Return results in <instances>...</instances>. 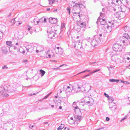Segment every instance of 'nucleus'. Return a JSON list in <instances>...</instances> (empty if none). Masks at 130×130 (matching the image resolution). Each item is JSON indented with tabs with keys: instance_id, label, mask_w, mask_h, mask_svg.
Masks as SVG:
<instances>
[{
	"instance_id": "obj_36",
	"label": "nucleus",
	"mask_w": 130,
	"mask_h": 130,
	"mask_svg": "<svg viewBox=\"0 0 130 130\" xmlns=\"http://www.w3.org/2000/svg\"><path fill=\"white\" fill-rule=\"evenodd\" d=\"M102 41V39L101 38H99L98 39L97 41L98 43H101Z\"/></svg>"
},
{
	"instance_id": "obj_41",
	"label": "nucleus",
	"mask_w": 130,
	"mask_h": 130,
	"mask_svg": "<svg viewBox=\"0 0 130 130\" xmlns=\"http://www.w3.org/2000/svg\"><path fill=\"white\" fill-rule=\"evenodd\" d=\"M15 23L17 25H20L21 24V23H20L19 21H17V22H14V23Z\"/></svg>"
},
{
	"instance_id": "obj_2",
	"label": "nucleus",
	"mask_w": 130,
	"mask_h": 130,
	"mask_svg": "<svg viewBox=\"0 0 130 130\" xmlns=\"http://www.w3.org/2000/svg\"><path fill=\"white\" fill-rule=\"evenodd\" d=\"M120 9L121 11V12L122 14H120V16L123 18L125 17V14H127L129 12V9L128 7L123 5L121 6Z\"/></svg>"
},
{
	"instance_id": "obj_44",
	"label": "nucleus",
	"mask_w": 130,
	"mask_h": 130,
	"mask_svg": "<svg viewBox=\"0 0 130 130\" xmlns=\"http://www.w3.org/2000/svg\"><path fill=\"white\" fill-rule=\"evenodd\" d=\"M104 95L105 97H107L108 98L110 96L105 92L104 93Z\"/></svg>"
},
{
	"instance_id": "obj_47",
	"label": "nucleus",
	"mask_w": 130,
	"mask_h": 130,
	"mask_svg": "<svg viewBox=\"0 0 130 130\" xmlns=\"http://www.w3.org/2000/svg\"><path fill=\"white\" fill-rule=\"evenodd\" d=\"M60 48L59 47H57L56 48H55V51H57L59 50L60 49Z\"/></svg>"
},
{
	"instance_id": "obj_61",
	"label": "nucleus",
	"mask_w": 130,
	"mask_h": 130,
	"mask_svg": "<svg viewBox=\"0 0 130 130\" xmlns=\"http://www.w3.org/2000/svg\"><path fill=\"white\" fill-rule=\"evenodd\" d=\"M50 10V8H47L46 9V10L47 11H49Z\"/></svg>"
},
{
	"instance_id": "obj_18",
	"label": "nucleus",
	"mask_w": 130,
	"mask_h": 130,
	"mask_svg": "<svg viewBox=\"0 0 130 130\" xmlns=\"http://www.w3.org/2000/svg\"><path fill=\"white\" fill-rule=\"evenodd\" d=\"M76 87V88H77V89H81V91L83 92L86 91V90L82 86L80 87L78 84H76V86H74V87Z\"/></svg>"
},
{
	"instance_id": "obj_40",
	"label": "nucleus",
	"mask_w": 130,
	"mask_h": 130,
	"mask_svg": "<svg viewBox=\"0 0 130 130\" xmlns=\"http://www.w3.org/2000/svg\"><path fill=\"white\" fill-rule=\"evenodd\" d=\"M3 33L2 32H1L0 31V40H1L2 38L1 37V36H2L3 37Z\"/></svg>"
},
{
	"instance_id": "obj_64",
	"label": "nucleus",
	"mask_w": 130,
	"mask_h": 130,
	"mask_svg": "<svg viewBox=\"0 0 130 130\" xmlns=\"http://www.w3.org/2000/svg\"><path fill=\"white\" fill-rule=\"evenodd\" d=\"M15 19H13L12 20V21H13V22H14V21H15Z\"/></svg>"
},
{
	"instance_id": "obj_26",
	"label": "nucleus",
	"mask_w": 130,
	"mask_h": 130,
	"mask_svg": "<svg viewBox=\"0 0 130 130\" xmlns=\"http://www.w3.org/2000/svg\"><path fill=\"white\" fill-rule=\"evenodd\" d=\"M80 26L81 28H85L86 26V24L85 22H82L79 23Z\"/></svg>"
},
{
	"instance_id": "obj_56",
	"label": "nucleus",
	"mask_w": 130,
	"mask_h": 130,
	"mask_svg": "<svg viewBox=\"0 0 130 130\" xmlns=\"http://www.w3.org/2000/svg\"><path fill=\"white\" fill-rule=\"evenodd\" d=\"M61 27L62 28H64L65 27V25L63 24L62 25H61Z\"/></svg>"
},
{
	"instance_id": "obj_42",
	"label": "nucleus",
	"mask_w": 130,
	"mask_h": 130,
	"mask_svg": "<svg viewBox=\"0 0 130 130\" xmlns=\"http://www.w3.org/2000/svg\"><path fill=\"white\" fill-rule=\"evenodd\" d=\"M37 17L35 18L33 22L34 24H35V23H36V21L37 20Z\"/></svg>"
},
{
	"instance_id": "obj_33",
	"label": "nucleus",
	"mask_w": 130,
	"mask_h": 130,
	"mask_svg": "<svg viewBox=\"0 0 130 130\" xmlns=\"http://www.w3.org/2000/svg\"><path fill=\"white\" fill-rule=\"evenodd\" d=\"M49 2V4L52 5L55 2V0H48Z\"/></svg>"
},
{
	"instance_id": "obj_3",
	"label": "nucleus",
	"mask_w": 130,
	"mask_h": 130,
	"mask_svg": "<svg viewBox=\"0 0 130 130\" xmlns=\"http://www.w3.org/2000/svg\"><path fill=\"white\" fill-rule=\"evenodd\" d=\"M13 122L12 120H9L7 122L5 123L4 127L6 128V130H12L13 127Z\"/></svg>"
},
{
	"instance_id": "obj_27",
	"label": "nucleus",
	"mask_w": 130,
	"mask_h": 130,
	"mask_svg": "<svg viewBox=\"0 0 130 130\" xmlns=\"http://www.w3.org/2000/svg\"><path fill=\"white\" fill-rule=\"evenodd\" d=\"M53 101L56 104H59L60 103V100H59L58 99H54Z\"/></svg>"
},
{
	"instance_id": "obj_24",
	"label": "nucleus",
	"mask_w": 130,
	"mask_h": 130,
	"mask_svg": "<svg viewBox=\"0 0 130 130\" xmlns=\"http://www.w3.org/2000/svg\"><path fill=\"white\" fill-rule=\"evenodd\" d=\"M63 52V49L60 48V49L58 51H56V54H57L59 55H61L62 54Z\"/></svg>"
},
{
	"instance_id": "obj_4",
	"label": "nucleus",
	"mask_w": 130,
	"mask_h": 130,
	"mask_svg": "<svg viewBox=\"0 0 130 130\" xmlns=\"http://www.w3.org/2000/svg\"><path fill=\"white\" fill-rule=\"evenodd\" d=\"M130 39V36L127 34H125L122 37V39L123 40H121V42L123 43L125 45H127V42L128 41V40Z\"/></svg>"
},
{
	"instance_id": "obj_50",
	"label": "nucleus",
	"mask_w": 130,
	"mask_h": 130,
	"mask_svg": "<svg viewBox=\"0 0 130 130\" xmlns=\"http://www.w3.org/2000/svg\"><path fill=\"white\" fill-rule=\"evenodd\" d=\"M29 127L30 128L32 129L34 127V125H31L30 124V125H29Z\"/></svg>"
},
{
	"instance_id": "obj_13",
	"label": "nucleus",
	"mask_w": 130,
	"mask_h": 130,
	"mask_svg": "<svg viewBox=\"0 0 130 130\" xmlns=\"http://www.w3.org/2000/svg\"><path fill=\"white\" fill-rule=\"evenodd\" d=\"M109 108L111 110L114 111L116 109V104L115 103H111L109 105Z\"/></svg>"
},
{
	"instance_id": "obj_31",
	"label": "nucleus",
	"mask_w": 130,
	"mask_h": 130,
	"mask_svg": "<svg viewBox=\"0 0 130 130\" xmlns=\"http://www.w3.org/2000/svg\"><path fill=\"white\" fill-rule=\"evenodd\" d=\"M109 81L111 82H118L119 81V79H110L109 80Z\"/></svg>"
},
{
	"instance_id": "obj_23",
	"label": "nucleus",
	"mask_w": 130,
	"mask_h": 130,
	"mask_svg": "<svg viewBox=\"0 0 130 130\" xmlns=\"http://www.w3.org/2000/svg\"><path fill=\"white\" fill-rule=\"evenodd\" d=\"M100 70V69H98L97 70H95L94 71H93V72H91L90 73H89L87 75H85V76H83V78H84L86 77H87L88 76H90V75H91V74L94 73H95L96 72H97L98 71H99Z\"/></svg>"
},
{
	"instance_id": "obj_63",
	"label": "nucleus",
	"mask_w": 130,
	"mask_h": 130,
	"mask_svg": "<svg viewBox=\"0 0 130 130\" xmlns=\"http://www.w3.org/2000/svg\"><path fill=\"white\" fill-rule=\"evenodd\" d=\"M124 81L123 80H121V83H124Z\"/></svg>"
},
{
	"instance_id": "obj_37",
	"label": "nucleus",
	"mask_w": 130,
	"mask_h": 130,
	"mask_svg": "<svg viewBox=\"0 0 130 130\" xmlns=\"http://www.w3.org/2000/svg\"><path fill=\"white\" fill-rule=\"evenodd\" d=\"M51 52V53L52 54H51V55L52 56V57H54V53L53 52H52L51 50H48V51L47 52L48 53V52Z\"/></svg>"
},
{
	"instance_id": "obj_43",
	"label": "nucleus",
	"mask_w": 130,
	"mask_h": 130,
	"mask_svg": "<svg viewBox=\"0 0 130 130\" xmlns=\"http://www.w3.org/2000/svg\"><path fill=\"white\" fill-rule=\"evenodd\" d=\"M8 68L7 67V66L5 65L3 66L2 67V69H7Z\"/></svg>"
},
{
	"instance_id": "obj_8",
	"label": "nucleus",
	"mask_w": 130,
	"mask_h": 130,
	"mask_svg": "<svg viewBox=\"0 0 130 130\" xmlns=\"http://www.w3.org/2000/svg\"><path fill=\"white\" fill-rule=\"evenodd\" d=\"M88 41L90 42L92 46L93 47H95L98 45V42L95 39H90V38L89 37L88 39Z\"/></svg>"
},
{
	"instance_id": "obj_6",
	"label": "nucleus",
	"mask_w": 130,
	"mask_h": 130,
	"mask_svg": "<svg viewBox=\"0 0 130 130\" xmlns=\"http://www.w3.org/2000/svg\"><path fill=\"white\" fill-rule=\"evenodd\" d=\"M112 48L115 51H121L123 49V47L122 46L118 44H114Z\"/></svg>"
},
{
	"instance_id": "obj_49",
	"label": "nucleus",
	"mask_w": 130,
	"mask_h": 130,
	"mask_svg": "<svg viewBox=\"0 0 130 130\" xmlns=\"http://www.w3.org/2000/svg\"><path fill=\"white\" fill-rule=\"evenodd\" d=\"M86 72V70H85L84 71H82L80 72L79 73H78V74H81V73H84V72Z\"/></svg>"
},
{
	"instance_id": "obj_25",
	"label": "nucleus",
	"mask_w": 130,
	"mask_h": 130,
	"mask_svg": "<svg viewBox=\"0 0 130 130\" xmlns=\"http://www.w3.org/2000/svg\"><path fill=\"white\" fill-rule=\"evenodd\" d=\"M46 20L44 17H42L39 19V21L41 23H45L46 22Z\"/></svg>"
},
{
	"instance_id": "obj_55",
	"label": "nucleus",
	"mask_w": 130,
	"mask_h": 130,
	"mask_svg": "<svg viewBox=\"0 0 130 130\" xmlns=\"http://www.w3.org/2000/svg\"><path fill=\"white\" fill-rule=\"evenodd\" d=\"M3 93V90H0V94L1 93L2 94Z\"/></svg>"
},
{
	"instance_id": "obj_34",
	"label": "nucleus",
	"mask_w": 130,
	"mask_h": 130,
	"mask_svg": "<svg viewBox=\"0 0 130 130\" xmlns=\"http://www.w3.org/2000/svg\"><path fill=\"white\" fill-rule=\"evenodd\" d=\"M66 10H67V12L68 13L69 15H70V13H71L70 9V8H69V7H68L67 8Z\"/></svg>"
},
{
	"instance_id": "obj_14",
	"label": "nucleus",
	"mask_w": 130,
	"mask_h": 130,
	"mask_svg": "<svg viewBox=\"0 0 130 130\" xmlns=\"http://www.w3.org/2000/svg\"><path fill=\"white\" fill-rule=\"evenodd\" d=\"M74 117L76 121L80 122L82 119L83 117L81 116H79L78 115H74Z\"/></svg>"
},
{
	"instance_id": "obj_11",
	"label": "nucleus",
	"mask_w": 130,
	"mask_h": 130,
	"mask_svg": "<svg viewBox=\"0 0 130 130\" xmlns=\"http://www.w3.org/2000/svg\"><path fill=\"white\" fill-rule=\"evenodd\" d=\"M26 49L28 52H31L33 51H35L34 46H32L30 45H28L26 47Z\"/></svg>"
},
{
	"instance_id": "obj_16",
	"label": "nucleus",
	"mask_w": 130,
	"mask_h": 130,
	"mask_svg": "<svg viewBox=\"0 0 130 130\" xmlns=\"http://www.w3.org/2000/svg\"><path fill=\"white\" fill-rule=\"evenodd\" d=\"M76 6H78L79 9L81 8H85V5L82 2H78V3H76Z\"/></svg>"
},
{
	"instance_id": "obj_32",
	"label": "nucleus",
	"mask_w": 130,
	"mask_h": 130,
	"mask_svg": "<svg viewBox=\"0 0 130 130\" xmlns=\"http://www.w3.org/2000/svg\"><path fill=\"white\" fill-rule=\"evenodd\" d=\"M7 45L10 46V47H12V42L10 41H7L6 42Z\"/></svg>"
},
{
	"instance_id": "obj_10",
	"label": "nucleus",
	"mask_w": 130,
	"mask_h": 130,
	"mask_svg": "<svg viewBox=\"0 0 130 130\" xmlns=\"http://www.w3.org/2000/svg\"><path fill=\"white\" fill-rule=\"evenodd\" d=\"M34 50L35 51H36L37 53H38L39 52H41L43 50V48L41 46L37 45L36 46H34Z\"/></svg>"
},
{
	"instance_id": "obj_28",
	"label": "nucleus",
	"mask_w": 130,
	"mask_h": 130,
	"mask_svg": "<svg viewBox=\"0 0 130 130\" xmlns=\"http://www.w3.org/2000/svg\"><path fill=\"white\" fill-rule=\"evenodd\" d=\"M64 125L61 124L60 126L57 128V129L58 130H61L64 128Z\"/></svg>"
},
{
	"instance_id": "obj_29",
	"label": "nucleus",
	"mask_w": 130,
	"mask_h": 130,
	"mask_svg": "<svg viewBox=\"0 0 130 130\" xmlns=\"http://www.w3.org/2000/svg\"><path fill=\"white\" fill-rule=\"evenodd\" d=\"M108 99L109 100V102L111 103H112V102L114 100L113 98L112 97L110 96L108 98Z\"/></svg>"
},
{
	"instance_id": "obj_60",
	"label": "nucleus",
	"mask_w": 130,
	"mask_h": 130,
	"mask_svg": "<svg viewBox=\"0 0 130 130\" xmlns=\"http://www.w3.org/2000/svg\"><path fill=\"white\" fill-rule=\"evenodd\" d=\"M35 94V93H33V94L31 93L30 94V95H35V94Z\"/></svg>"
},
{
	"instance_id": "obj_35",
	"label": "nucleus",
	"mask_w": 130,
	"mask_h": 130,
	"mask_svg": "<svg viewBox=\"0 0 130 130\" xmlns=\"http://www.w3.org/2000/svg\"><path fill=\"white\" fill-rule=\"evenodd\" d=\"M80 15H81L80 16V17H79L78 16V14H76V15H74L73 14V18H75V17L76 16V17H77L78 18H80V17H82V14H80Z\"/></svg>"
},
{
	"instance_id": "obj_19",
	"label": "nucleus",
	"mask_w": 130,
	"mask_h": 130,
	"mask_svg": "<svg viewBox=\"0 0 130 130\" xmlns=\"http://www.w3.org/2000/svg\"><path fill=\"white\" fill-rule=\"evenodd\" d=\"M57 35L54 33L52 32L50 33V34L48 35V37L51 39L55 38V37H56Z\"/></svg>"
},
{
	"instance_id": "obj_15",
	"label": "nucleus",
	"mask_w": 130,
	"mask_h": 130,
	"mask_svg": "<svg viewBox=\"0 0 130 130\" xmlns=\"http://www.w3.org/2000/svg\"><path fill=\"white\" fill-rule=\"evenodd\" d=\"M50 22L52 24H56L57 22V19L55 18H50L49 19Z\"/></svg>"
},
{
	"instance_id": "obj_52",
	"label": "nucleus",
	"mask_w": 130,
	"mask_h": 130,
	"mask_svg": "<svg viewBox=\"0 0 130 130\" xmlns=\"http://www.w3.org/2000/svg\"><path fill=\"white\" fill-rule=\"evenodd\" d=\"M39 22H40L39 21H39H36V23H35V24H38L39 23Z\"/></svg>"
},
{
	"instance_id": "obj_57",
	"label": "nucleus",
	"mask_w": 130,
	"mask_h": 130,
	"mask_svg": "<svg viewBox=\"0 0 130 130\" xmlns=\"http://www.w3.org/2000/svg\"><path fill=\"white\" fill-rule=\"evenodd\" d=\"M107 67L108 68V70L109 71V73L110 74V69H109V68L108 67Z\"/></svg>"
},
{
	"instance_id": "obj_58",
	"label": "nucleus",
	"mask_w": 130,
	"mask_h": 130,
	"mask_svg": "<svg viewBox=\"0 0 130 130\" xmlns=\"http://www.w3.org/2000/svg\"><path fill=\"white\" fill-rule=\"evenodd\" d=\"M86 70V72H90V70H88V69H87V70Z\"/></svg>"
},
{
	"instance_id": "obj_17",
	"label": "nucleus",
	"mask_w": 130,
	"mask_h": 130,
	"mask_svg": "<svg viewBox=\"0 0 130 130\" xmlns=\"http://www.w3.org/2000/svg\"><path fill=\"white\" fill-rule=\"evenodd\" d=\"M73 108H74V110L76 114L80 113H81L80 109L77 106L75 107L73 106Z\"/></svg>"
},
{
	"instance_id": "obj_9",
	"label": "nucleus",
	"mask_w": 130,
	"mask_h": 130,
	"mask_svg": "<svg viewBox=\"0 0 130 130\" xmlns=\"http://www.w3.org/2000/svg\"><path fill=\"white\" fill-rule=\"evenodd\" d=\"M8 88L7 87L6 85H4L3 87L4 91H3V93L1 95V97L5 96V97H7L9 96V95L5 93L7 91Z\"/></svg>"
},
{
	"instance_id": "obj_12",
	"label": "nucleus",
	"mask_w": 130,
	"mask_h": 130,
	"mask_svg": "<svg viewBox=\"0 0 130 130\" xmlns=\"http://www.w3.org/2000/svg\"><path fill=\"white\" fill-rule=\"evenodd\" d=\"M69 86L67 85L65 86L67 88L66 91L67 92H71L73 89V87L71 85L69 84Z\"/></svg>"
},
{
	"instance_id": "obj_38",
	"label": "nucleus",
	"mask_w": 130,
	"mask_h": 130,
	"mask_svg": "<svg viewBox=\"0 0 130 130\" xmlns=\"http://www.w3.org/2000/svg\"><path fill=\"white\" fill-rule=\"evenodd\" d=\"M106 128L103 127L98 128L96 130H106Z\"/></svg>"
},
{
	"instance_id": "obj_62",
	"label": "nucleus",
	"mask_w": 130,
	"mask_h": 130,
	"mask_svg": "<svg viewBox=\"0 0 130 130\" xmlns=\"http://www.w3.org/2000/svg\"><path fill=\"white\" fill-rule=\"evenodd\" d=\"M126 4H127L128 3V2L127 1V0H126L125 1Z\"/></svg>"
},
{
	"instance_id": "obj_5",
	"label": "nucleus",
	"mask_w": 130,
	"mask_h": 130,
	"mask_svg": "<svg viewBox=\"0 0 130 130\" xmlns=\"http://www.w3.org/2000/svg\"><path fill=\"white\" fill-rule=\"evenodd\" d=\"M74 3L75 5L73 6V9L72 10V12L73 13L74 15H76V14H78V16L80 17L81 15H80V12L78 11V10H80V9H79L78 6H76L75 2Z\"/></svg>"
},
{
	"instance_id": "obj_54",
	"label": "nucleus",
	"mask_w": 130,
	"mask_h": 130,
	"mask_svg": "<svg viewBox=\"0 0 130 130\" xmlns=\"http://www.w3.org/2000/svg\"><path fill=\"white\" fill-rule=\"evenodd\" d=\"M69 130V128H67L66 127L64 128V130Z\"/></svg>"
},
{
	"instance_id": "obj_45",
	"label": "nucleus",
	"mask_w": 130,
	"mask_h": 130,
	"mask_svg": "<svg viewBox=\"0 0 130 130\" xmlns=\"http://www.w3.org/2000/svg\"><path fill=\"white\" fill-rule=\"evenodd\" d=\"M51 93V92L49 94H47L44 97V99H46V98H47V97H48V96Z\"/></svg>"
},
{
	"instance_id": "obj_1",
	"label": "nucleus",
	"mask_w": 130,
	"mask_h": 130,
	"mask_svg": "<svg viewBox=\"0 0 130 130\" xmlns=\"http://www.w3.org/2000/svg\"><path fill=\"white\" fill-rule=\"evenodd\" d=\"M100 23L101 25H103V27L105 28H106L108 30H107V32H110L111 30V28L113 27L112 25L113 24L112 23L111 24V22H109L110 25H108L106 24V21L104 19L102 18L99 17L97 20V21L96 22V23L98 25L99 23Z\"/></svg>"
},
{
	"instance_id": "obj_30",
	"label": "nucleus",
	"mask_w": 130,
	"mask_h": 130,
	"mask_svg": "<svg viewBox=\"0 0 130 130\" xmlns=\"http://www.w3.org/2000/svg\"><path fill=\"white\" fill-rule=\"evenodd\" d=\"M40 74H41V77L43 76L45 73V72L42 69L40 70Z\"/></svg>"
},
{
	"instance_id": "obj_20",
	"label": "nucleus",
	"mask_w": 130,
	"mask_h": 130,
	"mask_svg": "<svg viewBox=\"0 0 130 130\" xmlns=\"http://www.w3.org/2000/svg\"><path fill=\"white\" fill-rule=\"evenodd\" d=\"M9 49V47H7L5 46L2 47L1 48V50L3 53L5 54L7 52L8 50Z\"/></svg>"
},
{
	"instance_id": "obj_22",
	"label": "nucleus",
	"mask_w": 130,
	"mask_h": 130,
	"mask_svg": "<svg viewBox=\"0 0 130 130\" xmlns=\"http://www.w3.org/2000/svg\"><path fill=\"white\" fill-rule=\"evenodd\" d=\"M89 101L86 102V103L88 105L91 106L92 105L94 102L92 98L89 99Z\"/></svg>"
},
{
	"instance_id": "obj_51",
	"label": "nucleus",
	"mask_w": 130,
	"mask_h": 130,
	"mask_svg": "<svg viewBox=\"0 0 130 130\" xmlns=\"http://www.w3.org/2000/svg\"><path fill=\"white\" fill-rule=\"evenodd\" d=\"M124 83L125 84H129V83L128 82L126 81H124Z\"/></svg>"
},
{
	"instance_id": "obj_39",
	"label": "nucleus",
	"mask_w": 130,
	"mask_h": 130,
	"mask_svg": "<svg viewBox=\"0 0 130 130\" xmlns=\"http://www.w3.org/2000/svg\"><path fill=\"white\" fill-rule=\"evenodd\" d=\"M127 118V115L125 116L124 118H123L121 120V121L122 122L125 120Z\"/></svg>"
},
{
	"instance_id": "obj_48",
	"label": "nucleus",
	"mask_w": 130,
	"mask_h": 130,
	"mask_svg": "<svg viewBox=\"0 0 130 130\" xmlns=\"http://www.w3.org/2000/svg\"><path fill=\"white\" fill-rule=\"evenodd\" d=\"M110 119L108 117H106V121H108Z\"/></svg>"
},
{
	"instance_id": "obj_59",
	"label": "nucleus",
	"mask_w": 130,
	"mask_h": 130,
	"mask_svg": "<svg viewBox=\"0 0 130 130\" xmlns=\"http://www.w3.org/2000/svg\"><path fill=\"white\" fill-rule=\"evenodd\" d=\"M51 54H49L48 55V57L50 58V57H51Z\"/></svg>"
},
{
	"instance_id": "obj_7",
	"label": "nucleus",
	"mask_w": 130,
	"mask_h": 130,
	"mask_svg": "<svg viewBox=\"0 0 130 130\" xmlns=\"http://www.w3.org/2000/svg\"><path fill=\"white\" fill-rule=\"evenodd\" d=\"M74 43V47L76 49H81L82 48V43L80 42L79 41H75Z\"/></svg>"
},
{
	"instance_id": "obj_21",
	"label": "nucleus",
	"mask_w": 130,
	"mask_h": 130,
	"mask_svg": "<svg viewBox=\"0 0 130 130\" xmlns=\"http://www.w3.org/2000/svg\"><path fill=\"white\" fill-rule=\"evenodd\" d=\"M111 59L113 61L116 62L118 60V57L117 55H114L111 56Z\"/></svg>"
},
{
	"instance_id": "obj_53",
	"label": "nucleus",
	"mask_w": 130,
	"mask_h": 130,
	"mask_svg": "<svg viewBox=\"0 0 130 130\" xmlns=\"http://www.w3.org/2000/svg\"><path fill=\"white\" fill-rule=\"evenodd\" d=\"M31 27H29L27 29L29 31L30 29H31Z\"/></svg>"
},
{
	"instance_id": "obj_46",
	"label": "nucleus",
	"mask_w": 130,
	"mask_h": 130,
	"mask_svg": "<svg viewBox=\"0 0 130 130\" xmlns=\"http://www.w3.org/2000/svg\"><path fill=\"white\" fill-rule=\"evenodd\" d=\"M12 47H13V48L14 49V50H16V49H18V47H17V46H12Z\"/></svg>"
}]
</instances>
